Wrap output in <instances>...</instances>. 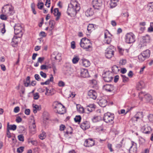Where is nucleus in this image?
<instances>
[{"mask_svg":"<svg viewBox=\"0 0 153 153\" xmlns=\"http://www.w3.org/2000/svg\"><path fill=\"white\" fill-rule=\"evenodd\" d=\"M80 8L79 4L77 2L74 3L73 4H71L68 7L67 13L71 17H74L76 16Z\"/></svg>","mask_w":153,"mask_h":153,"instance_id":"nucleus-1","label":"nucleus"},{"mask_svg":"<svg viewBox=\"0 0 153 153\" xmlns=\"http://www.w3.org/2000/svg\"><path fill=\"white\" fill-rule=\"evenodd\" d=\"M80 46L86 51L92 50V44L90 41L86 38H82L80 43Z\"/></svg>","mask_w":153,"mask_h":153,"instance_id":"nucleus-2","label":"nucleus"},{"mask_svg":"<svg viewBox=\"0 0 153 153\" xmlns=\"http://www.w3.org/2000/svg\"><path fill=\"white\" fill-rule=\"evenodd\" d=\"M2 12L3 13L8 16L13 15L14 13V7L11 4H9L4 5L2 8Z\"/></svg>","mask_w":153,"mask_h":153,"instance_id":"nucleus-3","label":"nucleus"},{"mask_svg":"<svg viewBox=\"0 0 153 153\" xmlns=\"http://www.w3.org/2000/svg\"><path fill=\"white\" fill-rule=\"evenodd\" d=\"M53 108L56 110L57 112L61 114H64L65 112V106L61 103L56 101L53 104Z\"/></svg>","mask_w":153,"mask_h":153,"instance_id":"nucleus-4","label":"nucleus"},{"mask_svg":"<svg viewBox=\"0 0 153 153\" xmlns=\"http://www.w3.org/2000/svg\"><path fill=\"white\" fill-rule=\"evenodd\" d=\"M114 116L113 114L109 112H107L104 114L103 117V120L106 123H110L111 124L114 123L113 120Z\"/></svg>","mask_w":153,"mask_h":153,"instance_id":"nucleus-5","label":"nucleus"},{"mask_svg":"<svg viewBox=\"0 0 153 153\" xmlns=\"http://www.w3.org/2000/svg\"><path fill=\"white\" fill-rule=\"evenodd\" d=\"M150 38L149 35H146L142 36L140 44L139 46L140 48H141L143 47L146 46L147 44L149 43Z\"/></svg>","mask_w":153,"mask_h":153,"instance_id":"nucleus-6","label":"nucleus"},{"mask_svg":"<svg viewBox=\"0 0 153 153\" xmlns=\"http://www.w3.org/2000/svg\"><path fill=\"white\" fill-rule=\"evenodd\" d=\"M115 49L113 46H110L105 50V56L108 59L111 58L114 56V53Z\"/></svg>","mask_w":153,"mask_h":153,"instance_id":"nucleus-7","label":"nucleus"},{"mask_svg":"<svg viewBox=\"0 0 153 153\" xmlns=\"http://www.w3.org/2000/svg\"><path fill=\"white\" fill-rule=\"evenodd\" d=\"M125 40L126 42L127 43H133L135 41V36L132 33H128L126 35Z\"/></svg>","mask_w":153,"mask_h":153,"instance_id":"nucleus-8","label":"nucleus"},{"mask_svg":"<svg viewBox=\"0 0 153 153\" xmlns=\"http://www.w3.org/2000/svg\"><path fill=\"white\" fill-rule=\"evenodd\" d=\"M14 29L15 34L19 35V38H21L23 35V28L21 25L19 24H16L14 26Z\"/></svg>","mask_w":153,"mask_h":153,"instance_id":"nucleus-9","label":"nucleus"},{"mask_svg":"<svg viewBox=\"0 0 153 153\" xmlns=\"http://www.w3.org/2000/svg\"><path fill=\"white\" fill-rule=\"evenodd\" d=\"M92 4L94 9L99 10L102 5V0H93Z\"/></svg>","mask_w":153,"mask_h":153,"instance_id":"nucleus-10","label":"nucleus"},{"mask_svg":"<svg viewBox=\"0 0 153 153\" xmlns=\"http://www.w3.org/2000/svg\"><path fill=\"white\" fill-rule=\"evenodd\" d=\"M104 80L105 82H109L112 81L113 77L112 76V74L109 72L105 73V76L103 75Z\"/></svg>","mask_w":153,"mask_h":153,"instance_id":"nucleus-11","label":"nucleus"},{"mask_svg":"<svg viewBox=\"0 0 153 153\" xmlns=\"http://www.w3.org/2000/svg\"><path fill=\"white\" fill-rule=\"evenodd\" d=\"M131 146L129 149L130 153H136L137 151V144L134 141L131 142Z\"/></svg>","mask_w":153,"mask_h":153,"instance_id":"nucleus-12","label":"nucleus"},{"mask_svg":"<svg viewBox=\"0 0 153 153\" xmlns=\"http://www.w3.org/2000/svg\"><path fill=\"white\" fill-rule=\"evenodd\" d=\"M141 130L143 133L146 134L150 133L152 131L151 127L144 125L141 126Z\"/></svg>","mask_w":153,"mask_h":153,"instance_id":"nucleus-13","label":"nucleus"},{"mask_svg":"<svg viewBox=\"0 0 153 153\" xmlns=\"http://www.w3.org/2000/svg\"><path fill=\"white\" fill-rule=\"evenodd\" d=\"M94 141L93 140L88 139L85 140L84 145L86 147H90L94 145Z\"/></svg>","mask_w":153,"mask_h":153,"instance_id":"nucleus-14","label":"nucleus"},{"mask_svg":"<svg viewBox=\"0 0 153 153\" xmlns=\"http://www.w3.org/2000/svg\"><path fill=\"white\" fill-rule=\"evenodd\" d=\"M88 95L89 98L95 100L97 98V94L95 90H91L88 91Z\"/></svg>","mask_w":153,"mask_h":153,"instance_id":"nucleus-15","label":"nucleus"},{"mask_svg":"<svg viewBox=\"0 0 153 153\" xmlns=\"http://www.w3.org/2000/svg\"><path fill=\"white\" fill-rule=\"evenodd\" d=\"M103 88L104 90L109 92L112 91L114 90V86L111 84H106L104 85Z\"/></svg>","mask_w":153,"mask_h":153,"instance_id":"nucleus-16","label":"nucleus"},{"mask_svg":"<svg viewBox=\"0 0 153 153\" xmlns=\"http://www.w3.org/2000/svg\"><path fill=\"white\" fill-rule=\"evenodd\" d=\"M51 56L52 58H54L56 60H58L59 62L62 60L61 54L56 52H54Z\"/></svg>","mask_w":153,"mask_h":153,"instance_id":"nucleus-17","label":"nucleus"},{"mask_svg":"<svg viewBox=\"0 0 153 153\" xmlns=\"http://www.w3.org/2000/svg\"><path fill=\"white\" fill-rule=\"evenodd\" d=\"M80 127L83 130H86L90 127L89 123L87 121H84L81 123Z\"/></svg>","mask_w":153,"mask_h":153,"instance_id":"nucleus-18","label":"nucleus"},{"mask_svg":"<svg viewBox=\"0 0 153 153\" xmlns=\"http://www.w3.org/2000/svg\"><path fill=\"white\" fill-rule=\"evenodd\" d=\"M29 131L30 133L32 134H34L36 132V126L34 120L32 124L29 126Z\"/></svg>","mask_w":153,"mask_h":153,"instance_id":"nucleus-19","label":"nucleus"},{"mask_svg":"<svg viewBox=\"0 0 153 153\" xmlns=\"http://www.w3.org/2000/svg\"><path fill=\"white\" fill-rule=\"evenodd\" d=\"M98 104L100 106L104 107L107 104V101L105 98H102L98 102Z\"/></svg>","mask_w":153,"mask_h":153,"instance_id":"nucleus-20","label":"nucleus"},{"mask_svg":"<svg viewBox=\"0 0 153 153\" xmlns=\"http://www.w3.org/2000/svg\"><path fill=\"white\" fill-rule=\"evenodd\" d=\"M81 76L83 78L88 77L89 76V74L87 70L85 69H82L81 70Z\"/></svg>","mask_w":153,"mask_h":153,"instance_id":"nucleus-21","label":"nucleus"},{"mask_svg":"<svg viewBox=\"0 0 153 153\" xmlns=\"http://www.w3.org/2000/svg\"><path fill=\"white\" fill-rule=\"evenodd\" d=\"M53 11V15L55 16H56V21H57L60 18L61 15V13L59 11V9L58 8H55Z\"/></svg>","mask_w":153,"mask_h":153,"instance_id":"nucleus-22","label":"nucleus"},{"mask_svg":"<svg viewBox=\"0 0 153 153\" xmlns=\"http://www.w3.org/2000/svg\"><path fill=\"white\" fill-rule=\"evenodd\" d=\"M143 117V112H139L133 117L132 119L133 120L137 121L138 119L142 118Z\"/></svg>","mask_w":153,"mask_h":153,"instance_id":"nucleus-23","label":"nucleus"},{"mask_svg":"<svg viewBox=\"0 0 153 153\" xmlns=\"http://www.w3.org/2000/svg\"><path fill=\"white\" fill-rule=\"evenodd\" d=\"M51 77L49 79H48L45 82H41V84L42 85H49L50 82H53V77L52 74H51Z\"/></svg>","mask_w":153,"mask_h":153,"instance_id":"nucleus-24","label":"nucleus"},{"mask_svg":"<svg viewBox=\"0 0 153 153\" xmlns=\"http://www.w3.org/2000/svg\"><path fill=\"white\" fill-rule=\"evenodd\" d=\"M16 125H10L9 123H7V130H12L13 131H14L16 129Z\"/></svg>","mask_w":153,"mask_h":153,"instance_id":"nucleus-25","label":"nucleus"},{"mask_svg":"<svg viewBox=\"0 0 153 153\" xmlns=\"http://www.w3.org/2000/svg\"><path fill=\"white\" fill-rule=\"evenodd\" d=\"M81 60V62L83 66L87 67L90 66V63L88 60L83 59H82Z\"/></svg>","mask_w":153,"mask_h":153,"instance_id":"nucleus-26","label":"nucleus"},{"mask_svg":"<svg viewBox=\"0 0 153 153\" xmlns=\"http://www.w3.org/2000/svg\"><path fill=\"white\" fill-rule=\"evenodd\" d=\"M85 15L87 17L92 16L94 14V12L91 8L88 9L85 12Z\"/></svg>","mask_w":153,"mask_h":153,"instance_id":"nucleus-27","label":"nucleus"},{"mask_svg":"<svg viewBox=\"0 0 153 153\" xmlns=\"http://www.w3.org/2000/svg\"><path fill=\"white\" fill-rule=\"evenodd\" d=\"M144 98L147 102H152V97L149 94H147L144 95Z\"/></svg>","mask_w":153,"mask_h":153,"instance_id":"nucleus-28","label":"nucleus"},{"mask_svg":"<svg viewBox=\"0 0 153 153\" xmlns=\"http://www.w3.org/2000/svg\"><path fill=\"white\" fill-rule=\"evenodd\" d=\"M147 59L149 58L150 56V52L149 50H146L144 51L143 52L141 53Z\"/></svg>","mask_w":153,"mask_h":153,"instance_id":"nucleus-29","label":"nucleus"},{"mask_svg":"<svg viewBox=\"0 0 153 153\" xmlns=\"http://www.w3.org/2000/svg\"><path fill=\"white\" fill-rule=\"evenodd\" d=\"M87 108L88 111L91 112L95 110V106L94 104H90L87 106Z\"/></svg>","mask_w":153,"mask_h":153,"instance_id":"nucleus-30","label":"nucleus"},{"mask_svg":"<svg viewBox=\"0 0 153 153\" xmlns=\"http://www.w3.org/2000/svg\"><path fill=\"white\" fill-rule=\"evenodd\" d=\"M118 0H111L110 5L111 8H113L116 7L117 5V2Z\"/></svg>","mask_w":153,"mask_h":153,"instance_id":"nucleus-31","label":"nucleus"},{"mask_svg":"<svg viewBox=\"0 0 153 153\" xmlns=\"http://www.w3.org/2000/svg\"><path fill=\"white\" fill-rule=\"evenodd\" d=\"M144 84L142 81L139 82L137 85V90H140L143 88Z\"/></svg>","mask_w":153,"mask_h":153,"instance_id":"nucleus-32","label":"nucleus"},{"mask_svg":"<svg viewBox=\"0 0 153 153\" xmlns=\"http://www.w3.org/2000/svg\"><path fill=\"white\" fill-rule=\"evenodd\" d=\"M30 77L29 76H28L27 77L26 79V81H24V84L25 86V87H28L29 85H30Z\"/></svg>","mask_w":153,"mask_h":153,"instance_id":"nucleus-33","label":"nucleus"},{"mask_svg":"<svg viewBox=\"0 0 153 153\" xmlns=\"http://www.w3.org/2000/svg\"><path fill=\"white\" fill-rule=\"evenodd\" d=\"M147 7L148 10L149 12H152L153 11V2L149 3L148 4Z\"/></svg>","mask_w":153,"mask_h":153,"instance_id":"nucleus-34","label":"nucleus"},{"mask_svg":"<svg viewBox=\"0 0 153 153\" xmlns=\"http://www.w3.org/2000/svg\"><path fill=\"white\" fill-rule=\"evenodd\" d=\"M33 108H34L33 109V112L35 114L37 112V110H39L41 109L40 107L37 105H34L33 104Z\"/></svg>","mask_w":153,"mask_h":153,"instance_id":"nucleus-35","label":"nucleus"},{"mask_svg":"<svg viewBox=\"0 0 153 153\" xmlns=\"http://www.w3.org/2000/svg\"><path fill=\"white\" fill-rule=\"evenodd\" d=\"M138 59L140 62H142L144 61L146 58L141 53L138 56Z\"/></svg>","mask_w":153,"mask_h":153,"instance_id":"nucleus-36","label":"nucleus"},{"mask_svg":"<svg viewBox=\"0 0 153 153\" xmlns=\"http://www.w3.org/2000/svg\"><path fill=\"white\" fill-rule=\"evenodd\" d=\"M145 139L142 137H140L139 138V144L140 145H143L145 143Z\"/></svg>","mask_w":153,"mask_h":153,"instance_id":"nucleus-37","label":"nucleus"},{"mask_svg":"<svg viewBox=\"0 0 153 153\" xmlns=\"http://www.w3.org/2000/svg\"><path fill=\"white\" fill-rule=\"evenodd\" d=\"M101 119V118L100 117L98 116H94L93 117V118L92 119V121L93 122L95 123L99 121Z\"/></svg>","mask_w":153,"mask_h":153,"instance_id":"nucleus-38","label":"nucleus"},{"mask_svg":"<svg viewBox=\"0 0 153 153\" xmlns=\"http://www.w3.org/2000/svg\"><path fill=\"white\" fill-rule=\"evenodd\" d=\"M19 38L18 36H14L12 39V43H13L12 44L13 45L15 44H17L18 43V41L17 40V39L18 38Z\"/></svg>","mask_w":153,"mask_h":153,"instance_id":"nucleus-39","label":"nucleus"},{"mask_svg":"<svg viewBox=\"0 0 153 153\" xmlns=\"http://www.w3.org/2000/svg\"><path fill=\"white\" fill-rule=\"evenodd\" d=\"M79 60V58L78 56H74L72 60V62L74 64H76Z\"/></svg>","mask_w":153,"mask_h":153,"instance_id":"nucleus-40","label":"nucleus"},{"mask_svg":"<svg viewBox=\"0 0 153 153\" xmlns=\"http://www.w3.org/2000/svg\"><path fill=\"white\" fill-rule=\"evenodd\" d=\"M76 108L77 110L80 112L83 113L84 112V109L82 107H80V105L79 104L76 105Z\"/></svg>","mask_w":153,"mask_h":153,"instance_id":"nucleus-41","label":"nucleus"},{"mask_svg":"<svg viewBox=\"0 0 153 153\" xmlns=\"http://www.w3.org/2000/svg\"><path fill=\"white\" fill-rule=\"evenodd\" d=\"M0 29H1V32L4 33L5 32L4 24H0Z\"/></svg>","mask_w":153,"mask_h":153,"instance_id":"nucleus-42","label":"nucleus"},{"mask_svg":"<svg viewBox=\"0 0 153 153\" xmlns=\"http://www.w3.org/2000/svg\"><path fill=\"white\" fill-rule=\"evenodd\" d=\"M121 76L122 77L123 82H126L128 81L129 78L126 76L123 75H121Z\"/></svg>","mask_w":153,"mask_h":153,"instance_id":"nucleus-43","label":"nucleus"},{"mask_svg":"<svg viewBox=\"0 0 153 153\" xmlns=\"http://www.w3.org/2000/svg\"><path fill=\"white\" fill-rule=\"evenodd\" d=\"M46 133L44 132H43L39 135V138L41 140L44 139L46 137Z\"/></svg>","mask_w":153,"mask_h":153,"instance_id":"nucleus-44","label":"nucleus"},{"mask_svg":"<svg viewBox=\"0 0 153 153\" xmlns=\"http://www.w3.org/2000/svg\"><path fill=\"white\" fill-rule=\"evenodd\" d=\"M81 117L80 115L76 116L74 118V120L76 122L79 123L80 122L81 120Z\"/></svg>","mask_w":153,"mask_h":153,"instance_id":"nucleus-45","label":"nucleus"},{"mask_svg":"<svg viewBox=\"0 0 153 153\" xmlns=\"http://www.w3.org/2000/svg\"><path fill=\"white\" fill-rule=\"evenodd\" d=\"M118 70H119L118 69V67L116 65H114L112 68V71L114 73H116V72Z\"/></svg>","mask_w":153,"mask_h":153,"instance_id":"nucleus-46","label":"nucleus"},{"mask_svg":"<svg viewBox=\"0 0 153 153\" xmlns=\"http://www.w3.org/2000/svg\"><path fill=\"white\" fill-rule=\"evenodd\" d=\"M118 49L119 53L121 55H123L124 51V49L122 48H121L120 46L118 47Z\"/></svg>","mask_w":153,"mask_h":153,"instance_id":"nucleus-47","label":"nucleus"},{"mask_svg":"<svg viewBox=\"0 0 153 153\" xmlns=\"http://www.w3.org/2000/svg\"><path fill=\"white\" fill-rule=\"evenodd\" d=\"M55 24V21L53 20H51L50 21L49 25H51V28L52 29L54 27V25Z\"/></svg>","mask_w":153,"mask_h":153,"instance_id":"nucleus-48","label":"nucleus"},{"mask_svg":"<svg viewBox=\"0 0 153 153\" xmlns=\"http://www.w3.org/2000/svg\"><path fill=\"white\" fill-rule=\"evenodd\" d=\"M24 150V147L23 146H21L17 149V152L18 153H22Z\"/></svg>","mask_w":153,"mask_h":153,"instance_id":"nucleus-49","label":"nucleus"},{"mask_svg":"<svg viewBox=\"0 0 153 153\" xmlns=\"http://www.w3.org/2000/svg\"><path fill=\"white\" fill-rule=\"evenodd\" d=\"M44 5V3H43L41 2H38L37 5V6L38 7V8L40 9H42V8H43Z\"/></svg>","mask_w":153,"mask_h":153,"instance_id":"nucleus-50","label":"nucleus"},{"mask_svg":"<svg viewBox=\"0 0 153 153\" xmlns=\"http://www.w3.org/2000/svg\"><path fill=\"white\" fill-rule=\"evenodd\" d=\"M111 41V38L108 36L107 38L105 39V43H106L107 44H109Z\"/></svg>","mask_w":153,"mask_h":153,"instance_id":"nucleus-51","label":"nucleus"},{"mask_svg":"<svg viewBox=\"0 0 153 153\" xmlns=\"http://www.w3.org/2000/svg\"><path fill=\"white\" fill-rule=\"evenodd\" d=\"M18 138L19 140L21 141H24V137L22 134H20L18 136Z\"/></svg>","mask_w":153,"mask_h":153,"instance_id":"nucleus-52","label":"nucleus"},{"mask_svg":"<svg viewBox=\"0 0 153 153\" xmlns=\"http://www.w3.org/2000/svg\"><path fill=\"white\" fill-rule=\"evenodd\" d=\"M6 14H1L0 16V18L1 19L3 20H6L7 19V17L6 16Z\"/></svg>","mask_w":153,"mask_h":153,"instance_id":"nucleus-53","label":"nucleus"},{"mask_svg":"<svg viewBox=\"0 0 153 153\" xmlns=\"http://www.w3.org/2000/svg\"><path fill=\"white\" fill-rule=\"evenodd\" d=\"M39 95L38 93H36L33 94V98L34 99L37 100L39 98Z\"/></svg>","mask_w":153,"mask_h":153,"instance_id":"nucleus-54","label":"nucleus"},{"mask_svg":"<svg viewBox=\"0 0 153 153\" xmlns=\"http://www.w3.org/2000/svg\"><path fill=\"white\" fill-rule=\"evenodd\" d=\"M148 118L149 119V120L150 122H153V114H150L148 116Z\"/></svg>","mask_w":153,"mask_h":153,"instance_id":"nucleus-55","label":"nucleus"},{"mask_svg":"<svg viewBox=\"0 0 153 153\" xmlns=\"http://www.w3.org/2000/svg\"><path fill=\"white\" fill-rule=\"evenodd\" d=\"M120 63L122 65H125L126 63V60L125 59H122L120 60Z\"/></svg>","mask_w":153,"mask_h":153,"instance_id":"nucleus-56","label":"nucleus"},{"mask_svg":"<svg viewBox=\"0 0 153 153\" xmlns=\"http://www.w3.org/2000/svg\"><path fill=\"white\" fill-rule=\"evenodd\" d=\"M58 85L59 87H64L65 85V84L63 82L60 81L59 82Z\"/></svg>","mask_w":153,"mask_h":153,"instance_id":"nucleus-57","label":"nucleus"},{"mask_svg":"<svg viewBox=\"0 0 153 153\" xmlns=\"http://www.w3.org/2000/svg\"><path fill=\"white\" fill-rule=\"evenodd\" d=\"M94 27L93 25L90 24L88 25L87 28V30L88 31H91V30L94 29Z\"/></svg>","mask_w":153,"mask_h":153,"instance_id":"nucleus-58","label":"nucleus"},{"mask_svg":"<svg viewBox=\"0 0 153 153\" xmlns=\"http://www.w3.org/2000/svg\"><path fill=\"white\" fill-rule=\"evenodd\" d=\"M65 127L64 125L61 124L59 126V130L60 131H62L65 130Z\"/></svg>","mask_w":153,"mask_h":153,"instance_id":"nucleus-59","label":"nucleus"},{"mask_svg":"<svg viewBox=\"0 0 153 153\" xmlns=\"http://www.w3.org/2000/svg\"><path fill=\"white\" fill-rule=\"evenodd\" d=\"M34 77L38 81H40L41 78L38 74H35L34 76Z\"/></svg>","mask_w":153,"mask_h":153,"instance_id":"nucleus-60","label":"nucleus"},{"mask_svg":"<svg viewBox=\"0 0 153 153\" xmlns=\"http://www.w3.org/2000/svg\"><path fill=\"white\" fill-rule=\"evenodd\" d=\"M40 74L41 76L44 78H46L47 77L46 74L42 71L40 72Z\"/></svg>","mask_w":153,"mask_h":153,"instance_id":"nucleus-61","label":"nucleus"},{"mask_svg":"<svg viewBox=\"0 0 153 153\" xmlns=\"http://www.w3.org/2000/svg\"><path fill=\"white\" fill-rule=\"evenodd\" d=\"M45 58L44 57H39L37 61L38 62L42 63L43 61L44 60Z\"/></svg>","mask_w":153,"mask_h":153,"instance_id":"nucleus-62","label":"nucleus"},{"mask_svg":"<svg viewBox=\"0 0 153 153\" xmlns=\"http://www.w3.org/2000/svg\"><path fill=\"white\" fill-rule=\"evenodd\" d=\"M152 24L153 25V23H151V25L150 27H149L148 29V31L149 32H153V27H152Z\"/></svg>","mask_w":153,"mask_h":153,"instance_id":"nucleus-63","label":"nucleus"},{"mask_svg":"<svg viewBox=\"0 0 153 153\" xmlns=\"http://www.w3.org/2000/svg\"><path fill=\"white\" fill-rule=\"evenodd\" d=\"M41 69L43 70L44 69H48V67L45 65H42L40 68Z\"/></svg>","mask_w":153,"mask_h":153,"instance_id":"nucleus-64","label":"nucleus"}]
</instances>
